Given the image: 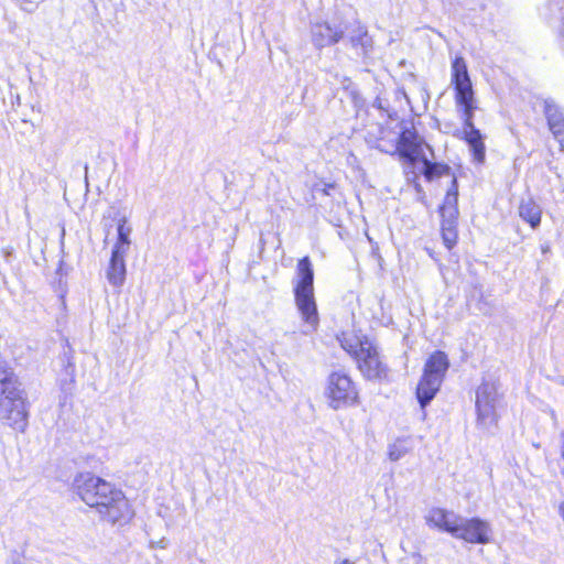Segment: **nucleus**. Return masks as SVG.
<instances>
[{"label":"nucleus","mask_w":564,"mask_h":564,"mask_svg":"<svg viewBox=\"0 0 564 564\" xmlns=\"http://www.w3.org/2000/svg\"><path fill=\"white\" fill-rule=\"evenodd\" d=\"M70 490L76 499L112 525H126L134 518V509L123 490L93 471L77 473Z\"/></svg>","instance_id":"1"},{"label":"nucleus","mask_w":564,"mask_h":564,"mask_svg":"<svg viewBox=\"0 0 564 564\" xmlns=\"http://www.w3.org/2000/svg\"><path fill=\"white\" fill-rule=\"evenodd\" d=\"M451 85L463 121V130L457 137L469 147L473 162L482 165L486 162V144L480 130L474 124L475 111L478 109L476 93L467 62L462 55H456L452 61Z\"/></svg>","instance_id":"2"},{"label":"nucleus","mask_w":564,"mask_h":564,"mask_svg":"<svg viewBox=\"0 0 564 564\" xmlns=\"http://www.w3.org/2000/svg\"><path fill=\"white\" fill-rule=\"evenodd\" d=\"M340 348L355 362L366 380L383 381L389 377V366L378 343L361 329H344L336 335Z\"/></svg>","instance_id":"3"},{"label":"nucleus","mask_w":564,"mask_h":564,"mask_svg":"<svg viewBox=\"0 0 564 564\" xmlns=\"http://www.w3.org/2000/svg\"><path fill=\"white\" fill-rule=\"evenodd\" d=\"M425 142L419 134L414 123L410 120L401 121V130L393 145L392 154H397L399 160L414 173L416 165L423 166L422 174L427 182L442 177L451 173L448 164L443 162H432L425 158L423 148Z\"/></svg>","instance_id":"4"},{"label":"nucleus","mask_w":564,"mask_h":564,"mask_svg":"<svg viewBox=\"0 0 564 564\" xmlns=\"http://www.w3.org/2000/svg\"><path fill=\"white\" fill-rule=\"evenodd\" d=\"M0 413L9 427L25 431L29 402L18 376L6 360H0Z\"/></svg>","instance_id":"5"},{"label":"nucleus","mask_w":564,"mask_h":564,"mask_svg":"<svg viewBox=\"0 0 564 564\" xmlns=\"http://www.w3.org/2000/svg\"><path fill=\"white\" fill-rule=\"evenodd\" d=\"M293 293L302 319L306 324L316 327L319 317L314 295V269L308 256L297 260Z\"/></svg>","instance_id":"6"},{"label":"nucleus","mask_w":564,"mask_h":564,"mask_svg":"<svg viewBox=\"0 0 564 564\" xmlns=\"http://www.w3.org/2000/svg\"><path fill=\"white\" fill-rule=\"evenodd\" d=\"M324 397L328 408L338 411L360 404L361 394L358 381L349 370H332L325 381Z\"/></svg>","instance_id":"7"},{"label":"nucleus","mask_w":564,"mask_h":564,"mask_svg":"<svg viewBox=\"0 0 564 564\" xmlns=\"http://www.w3.org/2000/svg\"><path fill=\"white\" fill-rule=\"evenodd\" d=\"M454 538L470 544H488L492 541V530L488 521L474 517L458 522Z\"/></svg>","instance_id":"8"},{"label":"nucleus","mask_w":564,"mask_h":564,"mask_svg":"<svg viewBox=\"0 0 564 564\" xmlns=\"http://www.w3.org/2000/svg\"><path fill=\"white\" fill-rule=\"evenodd\" d=\"M459 517L453 511L441 507H433L425 516L426 524L442 532H447L454 536L457 532Z\"/></svg>","instance_id":"9"},{"label":"nucleus","mask_w":564,"mask_h":564,"mask_svg":"<svg viewBox=\"0 0 564 564\" xmlns=\"http://www.w3.org/2000/svg\"><path fill=\"white\" fill-rule=\"evenodd\" d=\"M477 425L482 430H490L498 424V414L495 400L489 392H482L476 400Z\"/></svg>","instance_id":"10"},{"label":"nucleus","mask_w":564,"mask_h":564,"mask_svg":"<svg viewBox=\"0 0 564 564\" xmlns=\"http://www.w3.org/2000/svg\"><path fill=\"white\" fill-rule=\"evenodd\" d=\"M344 32L328 22H318L312 29V41L317 48H324L338 43Z\"/></svg>","instance_id":"11"},{"label":"nucleus","mask_w":564,"mask_h":564,"mask_svg":"<svg viewBox=\"0 0 564 564\" xmlns=\"http://www.w3.org/2000/svg\"><path fill=\"white\" fill-rule=\"evenodd\" d=\"M442 383L443 380L422 372L415 389V397L422 409L435 398L441 390Z\"/></svg>","instance_id":"12"},{"label":"nucleus","mask_w":564,"mask_h":564,"mask_svg":"<svg viewBox=\"0 0 564 564\" xmlns=\"http://www.w3.org/2000/svg\"><path fill=\"white\" fill-rule=\"evenodd\" d=\"M449 365L447 354L443 350H435L427 357L422 372L444 381Z\"/></svg>","instance_id":"13"},{"label":"nucleus","mask_w":564,"mask_h":564,"mask_svg":"<svg viewBox=\"0 0 564 564\" xmlns=\"http://www.w3.org/2000/svg\"><path fill=\"white\" fill-rule=\"evenodd\" d=\"M438 214L441 218H453L458 219V183L454 177L451 186L446 191L444 199L438 207Z\"/></svg>","instance_id":"14"},{"label":"nucleus","mask_w":564,"mask_h":564,"mask_svg":"<svg viewBox=\"0 0 564 564\" xmlns=\"http://www.w3.org/2000/svg\"><path fill=\"white\" fill-rule=\"evenodd\" d=\"M518 214L532 229H536L541 224L542 208L533 197L520 200Z\"/></svg>","instance_id":"15"},{"label":"nucleus","mask_w":564,"mask_h":564,"mask_svg":"<svg viewBox=\"0 0 564 564\" xmlns=\"http://www.w3.org/2000/svg\"><path fill=\"white\" fill-rule=\"evenodd\" d=\"M547 127L555 140L558 141L561 150L564 151V115L555 107L546 105L544 108Z\"/></svg>","instance_id":"16"},{"label":"nucleus","mask_w":564,"mask_h":564,"mask_svg":"<svg viewBox=\"0 0 564 564\" xmlns=\"http://www.w3.org/2000/svg\"><path fill=\"white\" fill-rule=\"evenodd\" d=\"M107 278L116 286L121 285L126 279L124 254L121 253L119 248H113L111 252Z\"/></svg>","instance_id":"17"},{"label":"nucleus","mask_w":564,"mask_h":564,"mask_svg":"<svg viewBox=\"0 0 564 564\" xmlns=\"http://www.w3.org/2000/svg\"><path fill=\"white\" fill-rule=\"evenodd\" d=\"M440 232L443 245L452 250L458 242V219L441 218Z\"/></svg>","instance_id":"18"},{"label":"nucleus","mask_w":564,"mask_h":564,"mask_svg":"<svg viewBox=\"0 0 564 564\" xmlns=\"http://www.w3.org/2000/svg\"><path fill=\"white\" fill-rule=\"evenodd\" d=\"M349 42L354 47H369L371 46V37L368 34L366 26L359 24L349 37Z\"/></svg>","instance_id":"19"},{"label":"nucleus","mask_w":564,"mask_h":564,"mask_svg":"<svg viewBox=\"0 0 564 564\" xmlns=\"http://www.w3.org/2000/svg\"><path fill=\"white\" fill-rule=\"evenodd\" d=\"M410 451L405 440H397L389 446L388 455L391 460H398Z\"/></svg>","instance_id":"20"},{"label":"nucleus","mask_w":564,"mask_h":564,"mask_svg":"<svg viewBox=\"0 0 564 564\" xmlns=\"http://www.w3.org/2000/svg\"><path fill=\"white\" fill-rule=\"evenodd\" d=\"M130 229L126 227L124 221H121L118 225V241L115 245V248H119L121 253L126 254L127 249L130 245L129 240Z\"/></svg>","instance_id":"21"},{"label":"nucleus","mask_w":564,"mask_h":564,"mask_svg":"<svg viewBox=\"0 0 564 564\" xmlns=\"http://www.w3.org/2000/svg\"><path fill=\"white\" fill-rule=\"evenodd\" d=\"M337 188V184L336 183H326L324 184V186L322 187L321 192L324 196H329L332 191L336 189Z\"/></svg>","instance_id":"22"},{"label":"nucleus","mask_w":564,"mask_h":564,"mask_svg":"<svg viewBox=\"0 0 564 564\" xmlns=\"http://www.w3.org/2000/svg\"><path fill=\"white\" fill-rule=\"evenodd\" d=\"M558 513L564 521V501L558 505Z\"/></svg>","instance_id":"23"},{"label":"nucleus","mask_w":564,"mask_h":564,"mask_svg":"<svg viewBox=\"0 0 564 564\" xmlns=\"http://www.w3.org/2000/svg\"><path fill=\"white\" fill-rule=\"evenodd\" d=\"M384 138L383 137H380L378 138V147L381 149V150H384Z\"/></svg>","instance_id":"24"},{"label":"nucleus","mask_w":564,"mask_h":564,"mask_svg":"<svg viewBox=\"0 0 564 564\" xmlns=\"http://www.w3.org/2000/svg\"><path fill=\"white\" fill-rule=\"evenodd\" d=\"M338 564H354L352 562L348 561V560H343L340 563Z\"/></svg>","instance_id":"25"},{"label":"nucleus","mask_w":564,"mask_h":564,"mask_svg":"<svg viewBox=\"0 0 564 564\" xmlns=\"http://www.w3.org/2000/svg\"><path fill=\"white\" fill-rule=\"evenodd\" d=\"M391 152H392V151H390V154H391V155H393ZM386 153H389V150H386Z\"/></svg>","instance_id":"26"}]
</instances>
